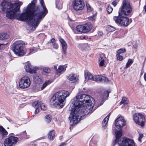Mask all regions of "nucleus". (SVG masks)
Returning <instances> with one entry per match:
<instances>
[{
    "instance_id": "nucleus-49",
    "label": "nucleus",
    "mask_w": 146,
    "mask_h": 146,
    "mask_svg": "<svg viewBox=\"0 0 146 146\" xmlns=\"http://www.w3.org/2000/svg\"><path fill=\"white\" fill-rule=\"evenodd\" d=\"M98 36H101L103 35V33L102 32H99L98 33Z\"/></svg>"
},
{
    "instance_id": "nucleus-39",
    "label": "nucleus",
    "mask_w": 146,
    "mask_h": 146,
    "mask_svg": "<svg viewBox=\"0 0 146 146\" xmlns=\"http://www.w3.org/2000/svg\"><path fill=\"white\" fill-rule=\"evenodd\" d=\"M50 72V69L48 67L44 68L43 69V73H48Z\"/></svg>"
},
{
    "instance_id": "nucleus-24",
    "label": "nucleus",
    "mask_w": 146,
    "mask_h": 146,
    "mask_svg": "<svg viewBox=\"0 0 146 146\" xmlns=\"http://www.w3.org/2000/svg\"><path fill=\"white\" fill-rule=\"evenodd\" d=\"M55 133L54 130L50 131L48 134V137L50 140H53L54 138Z\"/></svg>"
},
{
    "instance_id": "nucleus-19",
    "label": "nucleus",
    "mask_w": 146,
    "mask_h": 146,
    "mask_svg": "<svg viewBox=\"0 0 146 146\" xmlns=\"http://www.w3.org/2000/svg\"><path fill=\"white\" fill-rule=\"evenodd\" d=\"M34 81L38 84H42V78L40 76L37 74L35 75L33 77Z\"/></svg>"
},
{
    "instance_id": "nucleus-56",
    "label": "nucleus",
    "mask_w": 146,
    "mask_h": 146,
    "mask_svg": "<svg viewBox=\"0 0 146 146\" xmlns=\"http://www.w3.org/2000/svg\"><path fill=\"white\" fill-rule=\"evenodd\" d=\"M60 140H61V139L62 138V136H60L59 137Z\"/></svg>"
},
{
    "instance_id": "nucleus-29",
    "label": "nucleus",
    "mask_w": 146,
    "mask_h": 146,
    "mask_svg": "<svg viewBox=\"0 0 146 146\" xmlns=\"http://www.w3.org/2000/svg\"><path fill=\"white\" fill-rule=\"evenodd\" d=\"M109 81L108 78L106 77L101 76L100 82L107 83Z\"/></svg>"
},
{
    "instance_id": "nucleus-42",
    "label": "nucleus",
    "mask_w": 146,
    "mask_h": 146,
    "mask_svg": "<svg viewBox=\"0 0 146 146\" xmlns=\"http://www.w3.org/2000/svg\"><path fill=\"white\" fill-rule=\"evenodd\" d=\"M125 48H121L118 50L117 54H121V53L125 52Z\"/></svg>"
},
{
    "instance_id": "nucleus-27",
    "label": "nucleus",
    "mask_w": 146,
    "mask_h": 146,
    "mask_svg": "<svg viewBox=\"0 0 146 146\" xmlns=\"http://www.w3.org/2000/svg\"><path fill=\"white\" fill-rule=\"evenodd\" d=\"M41 101L40 100L35 101L33 103L32 106L35 108H39L40 107V104H41Z\"/></svg>"
},
{
    "instance_id": "nucleus-45",
    "label": "nucleus",
    "mask_w": 146,
    "mask_h": 146,
    "mask_svg": "<svg viewBox=\"0 0 146 146\" xmlns=\"http://www.w3.org/2000/svg\"><path fill=\"white\" fill-rule=\"evenodd\" d=\"M39 146H47V145L46 143L43 142L40 143Z\"/></svg>"
},
{
    "instance_id": "nucleus-48",
    "label": "nucleus",
    "mask_w": 146,
    "mask_h": 146,
    "mask_svg": "<svg viewBox=\"0 0 146 146\" xmlns=\"http://www.w3.org/2000/svg\"><path fill=\"white\" fill-rule=\"evenodd\" d=\"M39 112V109L38 108H36V110L35 111V113L36 114H37Z\"/></svg>"
},
{
    "instance_id": "nucleus-16",
    "label": "nucleus",
    "mask_w": 146,
    "mask_h": 146,
    "mask_svg": "<svg viewBox=\"0 0 146 146\" xmlns=\"http://www.w3.org/2000/svg\"><path fill=\"white\" fill-rule=\"evenodd\" d=\"M48 43L55 49L57 50L59 48V45L56 42L54 38H52L48 42Z\"/></svg>"
},
{
    "instance_id": "nucleus-8",
    "label": "nucleus",
    "mask_w": 146,
    "mask_h": 146,
    "mask_svg": "<svg viewBox=\"0 0 146 146\" xmlns=\"http://www.w3.org/2000/svg\"><path fill=\"white\" fill-rule=\"evenodd\" d=\"M73 9L76 11V14L79 15L82 14L83 12L85 4L83 0H74L72 3Z\"/></svg>"
},
{
    "instance_id": "nucleus-30",
    "label": "nucleus",
    "mask_w": 146,
    "mask_h": 146,
    "mask_svg": "<svg viewBox=\"0 0 146 146\" xmlns=\"http://www.w3.org/2000/svg\"><path fill=\"white\" fill-rule=\"evenodd\" d=\"M101 75H96L93 76L92 80L98 82H99L100 81Z\"/></svg>"
},
{
    "instance_id": "nucleus-34",
    "label": "nucleus",
    "mask_w": 146,
    "mask_h": 146,
    "mask_svg": "<svg viewBox=\"0 0 146 146\" xmlns=\"http://www.w3.org/2000/svg\"><path fill=\"white\" fill-rule=\"evenodd\" d=\"M120 104L127 105L128 104V101L127 98H123L121 101L120 102Z\"/></svg>"
},
{
    "instance_id": "nucleus-53",
    "label": "nucleus",
    "mask_w": 146,
    "mask_h": 146,
    "mask_svg": "<svg viewBox=\"0 0 146 146\" xmlns=\"http://www.w3.org/2000/svg\"><path fill=\"white\" fill-rule=\"evenodd\" d=\"M144 77L145 80L146 81V73L144 74Z\"/></svg>"
},
{
    "instance_id": "nucleus-41",
    "label": "nucleus",
    "mask_w": 146,
    "mask_h": 146,
    "mask_svg": "<svg viewBox=\"0 0 146 146\" xmlns=\"http://www.w3.org/2000/svg\"><path fill=\"white\" fill-rule=\"evenodd\" d=\"M116 56L117 60L119 61H121L123 59V57L120 54H117Z\"/></svg>"
},
{
    "instance_id": "nucleus-32",
    "label": "nucleus",
    "mask_w": 146,
    "mask_h": 146,
    "mask_svg": "<svg viewBox=\"0 0 146 146\" xmlns=\"http://www.w3.org/2000/svg\"><path fill=\"white\" fill-rule=\"evenodd\" d=\"M8 35L6 33H1L0 34V39L1 40L6 39L8 37Z\"/></svg>"
},
{
    "instance_id": "nucleus-6",
    "label": "nucleus",
    "mask_w": 146,
    "mask_h": 146,
    "mask_svg": "<svg viewBox=\"0 0 146 146\" xmlns=\"http://www.w3.org/2000/svg\"><path fill=\"white\" fill-rule=\"evenodd\" d=\"M119 14L118 16H114L113 18L115 22L121 26L126 27L131 22L132 20L126 17V16Z\"/></svg>"
},
{
    "instance_id": "nucleus-7",
    "label": "nucleus",
    "mask_w": 146,
    "mask_h": 146,
    "mask_svg": "<svg viewBox=\"0 0 146 146\" xmlns=\"http://www.w3.org/2000/svg\"><path fill=\"white\" fill-rule=\"evenodd\" d=\"M132 11V8L130 3L127 0H123V5L121 11L119 12V14L127 16L130 15Z\"/></svg>"
},
{
    "instance_id": "nucleus-31",
    "label": "nucleus",
    "mask_w": 146,
    "mask_h": 146,
    "mask_svg": "<svg viewBox=\"0 0 146 146\" xmlns=\"http://www.w3.org/2000/svg\"><path fill=\"white\" fill-rule=\"evenodd\" d=\"M109 117V114L104 118L102 122V125L103 127L105 126L107 123Z\"/></svg>"
},
{
    "instance_id": "nucleus-20",
    "label": "nucleus",
    "mask_w": 146,
    "mask_h": 146,
    "mask_svg": "<svg viewBox=\"0 0 146 146\" xmlns=\"http://www.w3.org/2000/svg\"><path fill=\"white\" fill-rule=\"evenodd\" d=\"M66 66H60L58 68V70H57L56 73L60 75L64 72L66 70Z\"/></svg>"
},
{
    "instance_id": "nucleus-15",
    "label": "nucleus",
    "mask_w": 146,
    "mask_h": 146,
    "mask_svg": "<svg viewBox=\"0 0 146 146\" xmlns=\"http://www.w3.org/2000/svg\"><path fill=\"white\" fill-rule=\"evenodd\" d=\"M68 79L69 81L73 83H76L78 80V77L75 74L72 73L69 75Z\"/></svg>"
},
{
    "instance_id": "nucleus-14",
    "label": "nucleus",
    "mask_w": 146,
    "mask_h": 146,
    "mask_svg": "<svg viewBox=\"0 0 146 146\" xmlns=\"http://www.w3.org/2000/svg\"><path fill=\"white\" fill-rule=\"evenodd\" d=\"M32 67V66L31 64L28 62L26 63L24 67L26 72L31 74L35 73V70L33 69Z\"/></svg>"
},
{
    "instance_id": "nucleus-10",
    "label": "nucleus",
    "mask_w": 146,
    "mask_h": 146,
    "mask_svg": "<svg viewBox=\"0 0 146 146\" xmlns=\"http://www.w3.org/2000/svg\"><path fill=\"white\" fill-rule=\"evenodd\" d=\"M31 84V81L29 78L25 76L20 79L19 85L20 88L24 89L29 88Z\"/></svg>"
},
{
    "instance_id": "nucleus-12",
    "label": "nucleus",
    "mask_w": 146,
    "mask_h": 146,
    "mask_svg": "<svg viewBox=\"0 0 146 146\" xmlns=\"http://www.w3.org/2000/svg\"><path fill=\"white\" fill-rule=\"evenodd\" d=\"M126 121L123 117H120L118 118L115 121V125L116 127H118L121 129L125 125Z\"/></svg>"
},
{
    "instance_id": "nucleus-5",
    "label": "nucleus",
    "mask_w": 146,
    "mask_h": 146,
    "mask_svg": "<svg viewBox=\"0 0 146 146\" xmlns=\"http://www.w3.org/2000/svg\"><path fill=\"white\" fill-rule=\"evenodd\" d=\"M25 43L22 41H15L13 45V51L17 56H21L26 53V48H24Z\"/></svg>"
},
{
    "instance_id": "nucleus-28",
    "label": "nucleus",
    "mask_w": 146,
    "mask_h": 146,
    "mask_svg": "<svg viewBox=\"0 0 146 146\" xmlns=\"http://www.w3.org/2000/svg\"><path fill=\"white\" fill-rule=\"evenodd\" d=\"M76 30L79 32L84 33L83 25H79L77 26L76 27Z\"/></svg>"
},
{
    "instance_id": "nucleus-55",
    "label": "nucleus",
    "mask_w": 146,
    "mask_h": 146,
    "mask_svg": "<svg viewBox=\"0 0 146 146\" xmlns=\"http://www.w3.org/2000/svg\"><path fill=\"white\" fill-rule=\"evenodd\" d=\"M65 145V143H63L60 144L59 146H63L64 145Z\"/></svg>"
},
{
    "instance_id": "nucleus-23",
    "label": "nucleus",
    "mask_w": 146,
    "mask_h": 146,
    "mask_svg": "<svg viewBox=\"0 0 146 146\" xmlns=\"http://www.w3.org/2000/svg\"><path fill=\"white\" fill-rule=\"evenodd\" d=\"M105 57L104 55L103 54H101L99 59V61H100L99 63V65L101 66H103L104 64Z\"/></svg>"
},
{
    "instance_id": "nucleus-11",
    "label": "nucleus",
    "mask_w": 146,
    "mask_h": 146,
    "mask_svg": "<svg viewBox=\"0 0 146 146\" xmlns=\"http://www.w3.org/2000/svg\"><path fill=\"white\" fill-rule=\"evenodd\" d=\"M18 138L13 136H11L5 140L4 145L5 146H14L18 141Z\"/></svg>"
},
{
    "instance_id": "nucleus-40",
    "label": "nucleus",
    "mask_w": 146,
    "mask_h": 146,
    "mask_svg": "<svg viewBox=\"0 0 146 146\" xmlns=\"http://www.w3.org/2000/svg\"><path fill=\"white\" fill-rule=\"evenodd\" d=\"M107 11L109 13H110L112 12L113 9L109 5L107 8Z\"/></svg>"
},
{
    "instance_id": "nucleus-51",
    "label": "nucleus",
    "mask_w": 146,
    "mask_h": 146,
    "mask_svg": "<svg viewBox=\"0 0 146 146\" xmlns=\"http://www.w3.org/2000/svg\"><path fill=\"white\" fill-rule=\"evenodd\" d=\"M133 48H134L136 49L137 48V45L136 44H135L133 46Z\"/></svg>"
},
{
    "instance_id": "nucleus-33",
    "label": "nucleus",
    "mask_w": 146,
    "mask_h": 146,
    "mask_svg": "<svg viewBox=\"0 0 146 146\" xmlns=\"http://www.w3.org/2000/svg\"><path fill=\"white\" fill-rule=\"evenodd\" d=\"M45 121L48 123H49L51 120V116L50 115H47L45 117Z\"/></svg>"
},
{
    "instance_id": "nucleus-52",
    "label": "nucleus",
    "mask_w": 146,
    "mask_h": 146,
    "mask_svg": "<svg viewBox=\"0 0 146 146\" xmlns=\"http://www.w3.org/2000/svg\"><path fill=\"white\" fill-rule=\"evenodd\" d=\"M54 69L56 70H56H58V69H57V66H54Z\"/></svg>"
},
{
    "instance_id": "nucleus-50",
    "label": "nucleus",
    "mask_w": 146,
    "mask_h": 146,
    "mask_svg": "<svg viewBox=\"0 0 146 146\" xmlns=\"http://www.w3.org/2000/svg\"><path fill=\"white\" fill-rule=\"evenodd\" d=\"M110 92H109L108 91H107L105 93L106 94H107V96L108 97L109 96V94Z\"/></svg>"
},
{
    "instance_id": "nucleus-46",
    "label": "nucleus",
    "mask_w": 146,
    "mask_h": 146,
    "mask_svg": "<svg viewBox=\"0 0 146 146\" xmlns=\"http://www.w3.org/2000/svg\"><path fill=\"white\" fill-rule=\"evenodd\" d=\"M142 137H143V135L142 134H141V135L140 134V135L139 136V138H138V140L140 142H141V139L142 138Z\"/></svg>"
},
{
    "instance_id": "nucleus-13",
    "label": "nucleus",
    "mask_w": 146,
    "mask_h": 146,
    "mask_svg": "<svg viewBox=\"0 0 146 146\" xmlns=\"http://www.w3.org/2000/svg\"><path fill=\"white\" fill-rule=\"evenodd\" d=\"M59 40L61 44L63 53L64 54H66L67 48V44L65 41L62 38H59Z\"/></svg>"
},
{
    "instance_id": "nucleus-25",
    "label": "nucleus",
    "mask_w": 146,
    "mask_h": 146,
    "mask_svg": "<svg viewBox=\"0 0 146 146\" xmlns=\"http://www.w3.org/2000/svg\"><path fill=\"white\" fill-rule=\"evenodd\" d=\"M56 7L58 9H61L62 8V2L60 0H56Z\"/></svg>"
},
{
    "instance_id": "nucleus-18",
    "label": "nucleus",
    "mask_w": 146,
    "mask_h": 146,
    "mask_svg": "<svg viewBox=\"0 0 146 146\" xmlns=\"http://www.w3.org/2000/svg\"><path fill=\"white\" fill-rule=\"evenodd\" d=\"M52 82L51 80H48L45 82L42 85L41 87L39 86L37 87L36 89L38 91L41 90H43L48 85L50 84Z\"/></svg>"
},
{
    "instance_id": "nucleus-2",
    "label": "nucleus",
    "mask_w": 146,
    "mask_h": 146,
    "mask_svg": "<svg viewBox=\"0 0 146 146\" xmlns=\"http://www.w3.org/2000/svg\"><path fill=\"white\" fill-rule=\"evenodd\" d=\"M70 104L71 112L69 119L71 125H74L84 118L91 111L95 102L93 98L87 95H77L72 99Z\"/></svg>"
},
{
    "instance_id": "nucleus-59",
    "label": "nucleus",
    "mask_w": 146,
    "mask_h": 146,
    "mask_svg": "<svg viewBox=\"0 0 146 146\" xmlns=\"http://www.w3.org/2000/svg\"><path fill=\"white\" fill-rule=\"evenodd\" d=\"M95 146H96V145H95Z\"/></svg>"
},
{
    "instance_id": "nucleus-21",
    "label": "nucleus",
    "mask_w": 146,
    "mask_h": 146,
    "mask_svg": "<svg viewBox=\"0 0 146 146\" xmlns=\"http://www.w3.org/2000/svg\"><path fill=\"white\" fill-rule=\"evenodd\" d=\"M38 48H35L34 47L27 49L26 50L25 54H27V55H29L31 53H33L37 51L38 50Z\"/></svg>"
},
{
    "instance_id": "nucleus-58",
    "label": "nucleus",
    "mask_w": 146,
    "mask_h": 146,
    "mask_svg": "<svg viewBox=\"0 0 146 146\" xmlns=\"http://www.w3.org/2000/svg\"><path fill=\"white\" fill-rule=\"evenodd\" d=\"M9 120V121H10V122L11 121H10V120Z\"/></svg>"
},
{
    "instance_id": "nucleus-57",
    "label": "nucleus",
    "mask_w": 146,
    "mask_h": 146,
    "mask_svg": "<svg viewBox=\"0 0 146 146\" xmlns=\"http://www.w3.org/2000/svg\"><path fill=\"white\" fill-rule=\"evenodd\" d=\"M32 146H36V145L35 144H33L32 145Z\"/></svg>"
},
{
    "instance_id": "nucleus-4",
    "label": "nucleus",
    "mask_w": 146,
    "mask_h": 146,
    "mask_svg": "<svg viewBox=\"0 0 146 146\" xmlns=\"http://www.w3.org/2000/svg\"><path fill=\"white\" fill-rule=\"evenodd\" d=\"M115 133L116 139L114 141V144L117 143L119 146H137L132 139L125 137L120 138L122 135L121 129L119 130H115Z\"/></svg>"
},
{
    "instance_id": "nucleus-54",
    "label": "nucleus",
    "mask_w": 146,
    "mask_h": 146,
    "mask_svg": "<svg viewBox=\"0 0 146 146\" xmlns=\"http://www.w3.org/2000/svg\"><path fill=\"white\" fill-rule=\"evenodd\" d=\"M90 19L91 20H93L94 19V17L93 16V17H90Z\"/></svg>"
},
{
    "instance_id": "nucleus-17",
    "label": "nucleus",
    "mask_w": 146,
    "mask_h": 146,
    "mask_svg": "<svg viewBox=\"0 0 146 146\" xmlns=\"http://www.w3.org/2000/svg\"><path fill=\"white\" fill-rule=\"evenodd\" d=\"M83 26L84 33H87L90 31L92 29V25L90 23H88Z\"/></svg>"
},
{
    "instance_id": "nucleus-36",
    "label": "nucleus",
    "mask_w": 146,
    "mask_h": 146,
    "mask_svg": "<svg viewBox=\"0 0 146 146\" xmlns=\"http://www.w3.org/2000/svg\"><path fill=\"white\" fill-rule=\"evenodd\" d=\"M107 30L110 32L115 31L116 30V29L113 26L108 25L107 26Z\"/></svg>"
},
{
    "instance_id": "nucleus-35",
    "label": "nucleus",
    "mask_w": 146,
    "mask_h": 146,
    "mask_svg": "<svg viewBox=\"0 0 146 146\" xmlns=\"http://www.w3.org/2000/svg\"><path fill=\"white\" fill-rule=\"evenodd\" d=\"M133 61L131 59H129L128 60V62L126 63V68H127L129 67L133 63Z\"/></svg>"
},
{
    "instance_id": "nucleus-26",
    "label": "nucleus",
    "mask_w": 146,
    "mask_h": 146,
    "mask_svg": "<svg viewBox=\"0 0 146 146\" xmlns=\"http://www.w3.org/2000/svg\"><path fill=\"white\" fill-rule=\"evenodd\" d=\"M85 78L86 80H91L93 79V76L90 72H87L85 73Z\"/></svg>"
},
{
    "instance_id": "nucleus-37",
    "label": "nucleus",
    "mask_w": 146,
    "mask_h": 146,
    "mask_svg": "<svg viewBox=\"0 0 146 146\" xmlns=\"http://www.w3.org/2000/svg\"><path fill=\"white\" fill-rule=\"evenodd\" d=\"M21 135L22 138L27 139L29 138L27 135L26 131H24L21 133Z\"/></svg>"
},
{
    "instance_id": "nucleus-47",
    "label": "nucleus",
    "mask_w": 146,
    "mask_h": 146,
    "mask_svg": "<svg viewBox=\"0 0 146 146\" xmlns=\"http://www.w3.org/2000/svg\"><path fill=\"white\" fill-rule=\"evenodd\" d=\"M80 38L82 39H85L86 40L88 38L87 36H80Z\"/></svg>"
},
{
    "instance_id": "nucleus-43",
    "label": "nucleus",
    "mask_w": 146,
    "mask_h": 146,
    "mask_svg": "<svg viewBox=\"0 0 146 146\" xmlns=\"http://www.w3.org/2000/svg\"><path fill=\"white\" fill-rule=\"evenodd\" d=\"M118 1V0H115L112 2V4L114 7H115L117 5Z\"/></svg>"
},
{
    "instance_id": "nucleus-9",
    "label": "nucleus",
    "mask_w": 146,
    "mask_h": 146,
    "mask_svg": "<svg viewBox=\"0 0 146 146\" xmlns=\"http://www.w3.org/2000/svg\"><path fill=\"white\" fill-rule=\"evenodd\" d=\"M133 118L134 121L136 124L142 127L144 126L145 119L143 114L139 113H135L133 114Z\"/></svg>"
},
{
    "instance_id": "nucleus-44",
    "label": "nucleus",
    "mask_w": 146,
    "mask_h": 146,
    "mask_svg": "<svg viewBox=\"0 0 146 146\" xmlns=\"http://www.w3.org/2000/svg\"><path fill=\"white\" fill-rule=\"evenodd\" d=\"M86 6L88 12H90L92 11V8L89 4H86Z\"/></svg>"
},
{
    "instance_id": "nucleus-1",
    "label": "nucleus",
    "mask_w": 146,
    "mask_h": 146,
    "mask_svg": "<svg viewBox=\"0 0 146 146\" xmlns=\"http://www.w3.org/2000/svg\"><path fill=\"white\" fill-rule=\"evenodd\" d=\"M43 0H33L21 14L19 13L20 6L23 4L22 2L17 1L13 3L3 1L1 5L2 11H6L7 17L28 21L30 23L31 30L34 31L48 12Z\"/></svg>"
},
{
    "instance_id": "nucleus-38",
    "label": "nucleus",
    "mask_w": 146,
    "mask_h": 146,
    "mask_svg": "<svg viewBox=\"0 0 146 146\" xmlns=\"http://www.w3.org/2000/svg\"><path fill=\"white\" fill-rule=\"evenodd\" d=\"M40 107L41 109L43 110H45L47 109L46 106L45 104L42 103V102L40 104Z\"/></svg>"
},
{
    "instance_id": "nucleus-3",
    "label": "nucleus",
    "mask_w": 146,
    "mask_h": 146,
    "mask_svg": "<svg viewBox=\"0 0 146 146\" xmlns=\"http://www.w3.org/2000/svg\"><path fill=\"white\" fill-rule=\"evenodd\" d=\"M70 93L68 91L64 90L56 92L50 99V105L54 107L58 106L62 108L65 103L66 98L69 96Z\"/></svg>"
},
{
    "instance_id": "nucleus-22",
    "label": "nucleus",
    "mask_w": 146,
    "mask_h": 146,
    "mask_svg": "<svg viewBox=\"0 0 146 146\" xmlns=\"http://www.w3.org/2000/svg\"><path fill=\"white\" fill-rule=\"evenodd\" d=\"M8 134L7 131L3 127H0V136L2 138L5 137Z\"/></svg>"
}]
</instances>
